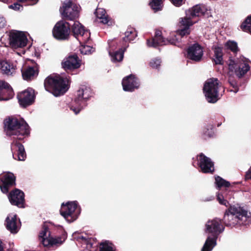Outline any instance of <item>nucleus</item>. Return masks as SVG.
I'll use <instances>...</instances> for the list:
<instances>
[{
    "label": "nucleus",
    "instance_id": "35",
    "mask_svg": "<svg viewBox=\"0 0 251 251\" xmlns=\"http://www.w3.org/2000/svg\"><path fill=\"white\" fill-rule=\"evenodd\" d=\"M215 183L219 188L221 187H228L230 186L229 182L226 181L219 176L215 177Z\"/></svg>",
    "mask_w": 251,
    "mask_h": 251
},
{
    "label": "nucleus",
    "instance_id": "39",
    "mask_svg": "<svg viewBox=\"0 0 251 251\" xmlns=\"http://www.w3.org/2000/svg\"><path fill=\"white\" fill-rule=\"evenodd\" d=\"M161 60L158 58H154L150 62V65L154 68H157L160 66Z\"/></svg>",
    "mask_w": 251,
    "mask_h": 251
},
{
    "label": "nucleus",
    "instance_id": "4",
    "mask_svg": "<svg viewBox=\"0 0 251 251\" xmlns=\"http://www.w3.org/2000/svg\"><path fill=\"white\" fill-rule=\"evenodd\" d=\"M69 78L63 75H52L45 80L46 90L57 97L65 93L69 89Z\"/></svg>",
    "mask_w": 251,
    "mask_h": 251
},
{
    "label": "nucleus",
    "instance_id": "29",
    "mask_svg": "<svg viewBox=\"0 0 251 251\" xmlns=\"http://www.w3.org/2000/svg\"><path fill=\"white\" fill-rule=\"evenodd\" d=\"M95 14L98 19L100 20V22L103 24H108L109 18L106 14L105 9L100 8H98L96 10Z\"/></svg>",
    "mask_w": 251,
    "mask_h": 251
},
{
    "label": "nucleus",
    "instance_id": "25",
    "mask_svg": "<svg viewBox=\"0 0 251 251\" xmlns=\"http://www.w3.org/2000/svg\"><path fill=\"white\" fill-rule=\"evenodd\" d=\"M109 50L108 53L111 56V59L112 62H116L121 61L124 57V50L122 49L113 52L115 49V43L113 41L108 42Z\"/></svg>",
    "mask_w": 251,
    "mask_h": 251
},
{
    "label": "nucleus",
    "instance_id": "33",
    "mask_svg": "<svg viewBox=\"0 0 251 251\" xmlns=\"http://www.w3.org/2000/svg\"><path fill=\"white\" fill-rule=\"evenodd\" d=\"M150 5L154 12L160 11L163 7L162 0H151Z\"/></svg>",
    "mask_w": 251,
    "mask_h": 251
},
{
    "label": "nucleus",
    "instance_id": "7",
    "mask_svg": "<svg viewBox=\"0 0 251 251\" xmlns=\"http://www.w3.org/2000/svg\"><path fill=\"white\" fill-rule=\"evenodd\" d=\"M221 87L217 78L208 79L203 86V93L206 100L208 102L215 103L219 99V89Z\"/></svg>",
    "mask_w": 251,
    "mask_h": 251
},
{
    "label": "nucleus",
    "instance_id": "5",
    "mask_svg": "<svg viewBox=\"0 0 251 251\" xmlns=\"http://www.w3.org/2000/svg\"><path fill=\"white\" fill-rule=\"evenodd\" d=\"M206 232L211 234L212 237L208 236L201 249V251H211L216 245L218 235L224 230L221 220L215 218L209 220L206 224Z\"/></svg>",
    "mask_w": 251,
    "mask_h": 251
},
{
    "label": "nucleus",
    "instance_id": "36",
    "mask_svg": "<svg viewBox=\"0 0 251 251\" xmlns=\"http://www.w3.org/2000/svg\"><path fill=\"white\" fill-rule=\"evenodd\" d=\"M95 50V48L86 45L82 46L80 49V51L83 54H90L94 52Z\"/></svg>",
    "mask_w": 251,
    "mask_h": 251
},
{
    "label": "nucleus",
    "instance_id": "26",
    "mask_svg": "<svg viewBox=\"0 0 251 251\" xmlns=\"http://www.w3.org/2000/svg\"><path fill=\"white\" fill-rule=\"evenodd\" d=\"M19 69H20L22 76L25 80L32 79L38 75L37 69L34 67L28 66L24 68L23 64Z\"/></svg>",
    "mask_w": 251,
    "mask_h": 251
},
{
    "label": "nucleus",
    "instance_id": "1",
    "mask_svg": "<svg viewBox=\"0 0 251 251\" xmlns=\"http://www.w3.org/2000/svg\"><path fill=\"white\" fill-rule=\"evenodd\" d=\"M205 12L204 7L200 5H196L186 11V16L181 19L180 23L183 28L171 33L170 37L165 39L162 36L161 31L156 30L154 37L151 40H147V45L149 47H156L171 44L183 48L181 38L186 34L190 33V26L198 22V17L203 16Z\"/></svg>",
    "mask_w": 251,
    "mask_h": 251
},
{
    "label": "nucleus",
    "instance_id": "23",
    "mask_svg": "<svg viewBox=\"0 0 251 251\" xmlns=\"http://www.w3.org/2000/svg\"><path fill=\"white\" fill-rule=\"evenodd\" d=\"M8 197L12 204L16 205L19 207H24L25 195L22 191L16 189L10 192Z\"/></svg>",
    "mask_w": 251,
    "mask_h": 251
},
{
    "label": "nucleus",
    "instance_id": "18",
    "mask_svg": "<svg viewBox=\"0 0 251 251\" xmlns=\"http://www.w3.org/2000/svg\"><path fill=\"white\" fill-rule=\"evenodd\" d=\"M203 55V49L198 43L191 45L187 50L186 57L195 62L201 61Z\"/></svg>",
    "mask_w": 251,
    "mask_h": 251
},
{
    "label": "nucleus",
    "instance_id": "37",
    "mask_svg": "<svg viewBox=\"0 0 251 251\" xmlns=\"http://www.w3.org/2000/svg\"><path fill=\"white\" fill-rule=\"evenodd\" d=\"M228 82L229 85L232 87V89H230L229 91L236 93L239 91L236 81L232 77L230 76L228 78Z\"/></svg>",
    "mask_w": 251,
    "mask_h": 251
},
{
    "label": "nucleus",
    "instance_id": "24",
    "mask_svg": "<svg viewBox=\"0 0 251 251\" xmlns=\"http://www.w3.org/2000/svg\"><path fill=\"white\" fill-rule=\"evenodd\" d=\"M5 225L6 228L12 233H16L18 231L20 222L18 220L16 215L10 214L6 219Z\"/></svg>",
    "mask_w": 251,
    "mask_h": 251
},
{
    "label": "nucleus",
    "instance_id": "30",
    "mask_svg": "<svg viewBox=\"0 0 251 251\" xmlns=\"http://www.w3.org/2000/svg\"><path fill=\"white\" fill-rule=\"evenodd\" d=\"M125 37L123 40L125 42H131L137 36V33L135 30L132 27H128L125 33Z\"/></svg>",
    "mask_w": 251,
    "mask_h": 251
},
{
    "label": "nucleus",
    "instance_id": "40",
    "mask_svg": "<svg viewBox=\"0 0 251 251\" xmlns=\"http://www.w3.org/2000/svg\"><path fill=\"white\" fill-rule=\"evenodd\" d=\"M8 7L16 11H20L21 9H23V6L18 2H16L13 4L9 5Z\"/></svg>",
    "mask_w": 251,
    "mask_h": 251
},
{
    "label": "nucleus",
    "instance_id": "21",
    "mask_svg": "<svg viewBox=\"0 0 251 251\" xmlns=\"http://www.w3.org/2000/svg\"><path fill=\"white\" fill-rule=\"evenodd\" d=\"M20 104L26 107L32 103L35 98L34 91L31 88L23 91L17 95Z\"/></svg>",
    "mask_w": 251,
    "mask_h": 251
},
{
    "label": "nucleus",
    "instance_id": "9",
    "mask_svg": "<svg viewBox=\"0 0 251 251\" xmlns=\"http://www.w3.org/2000/svg\"><path fill=\"white\" fill-rule=\"evenodd\" d=\"M39 236L43 245L49 248L61 245L66 238L65 233H64L62 237H53L51 236L50 231L45 225L43 226Z\"/></svg>",
    "mask_w": 251,
    "mask_h": 251
},
{
    "label": "nucleus",
    "instance_id": "13",
    "mask_svg": "<svg viewBox=\"0 0 251 251\" xmlns=\"http://www.w3.org/2000/svg\"><path fill=\"white\" fill-rule=\"evenodd\" d=\"M9 44L14 49L25 47L27 43L25 34L22 31L11 30L9 34Z\"/></svg>",
    "mask_w": 251,
    "mask_h": 251
},
{
    "label": "nucleus",
    "instance_id": "27",
    "mask_svg": "<svg viewBox=\"0 0 251 251\" xmlns=\"http://www.w3.org/2000/svg\"><path fill=\"white\" fill-rule=\"evenodd\" d=\"M214 51V61L216 64H222L223 62L222 48L218 45H214L212 47Z\"/></svg>",
    "mask_w": 251,
    "mask_h": 251
},
{
    "label": "nucleus",
    "instance_id": "28",
    "mask_svg": "<svg viewBox=\"0 0 251 251\" xmlns=\"http://www.w3.org/2000/svg\"><path fill=\"white\" fill-rule=\"evenodd\" d=\"M5 92H8L11 95L13 93L12 89L9 84L4 81H0V100H7V99L4 98L3 94Z\"/></svg>",
    "mask_w": 251,
    "mask_h": 251
},
{
    "label": "nucleus",
    "instance_id": "8",
    "mask_svg": "<svg viewBox=\"0 0 251 251\" xmlns=\"http://www.w3.org/2000/svg\"><path fill=\"white\" fill-rule=\"evenodd\" d=\"M249 62V60L243 56L237 59H230L228 63V70L240 78L249 71L250 66Z\"/></svg>",
    "mask_w": 251,
    "mask_h": 251
},
{
    "label": "nucleus",
    "instance_id": "19",
    "mask_svg": "<svg viewBox=\"0 0 251 251\" xmlns=\"http://www.w3.org/2000/svg\"><path fill=\"white\" fill-rule=\"evenodd\" d=\"M15 184V177L13 174L8 172L0 175V188L3 193H7L10 187Z\"/></svg>",
    "mask_w": 251,
    "mask_h": 251
},
{
    "label": "nucleus",
    "instance_id": "42",
    "mask_svg": "<svg viewBox=\"0 0 251 251\" xmlns=\"http://www.w3.org/2000/svg\"><path fill=\"white\" fill-rule=\"evenodd\" d=\"M171 1L174 5L179 7L182 5L183 0H171Z\"/></svg>",
    "mask_w": 251,
    "mask_h": 251
},
{
    "label": "nucleus",
    "instance_id": "10",
    "mask_svg": "<svg viewBox=\"0 0 251 251\" xmlns=\"http://www.w3.org/2000/svg\"><path fill=\"white\" fill-rule=\"evenodd\" d=\"M80 207L76 201L68 202L61 205L60 212L61 215L69 223L75 221L80 213Z\"/></svg>",
    "mask_w": 251,
    "mask_h": 251
},
{
    "label": "nucleus",
    "instance_id": "14",
    "mask_svg": "<svg viewBox=\"0 0 251 251\" xmlns=\"http://www.w3.org/2000/svg\"><path fill=\"white\" fill-rule=\"evenodd\" d=\"M23 64L24 61L21 57L12 63L6 61H0V71L8 76H13L16 74L18 69Z\"/></svg>",
    "mask_w": 251,
    "mask_h": 251
},
{
    "label": "nucleus",
    "instance_id": "31",
    "mask_svg": "<svg viewBox=\"0 0 251 251\" xmlns=\"http://www.w3.org/2000/svg\"><path fill=\"white\" fill-rule=\"evenodd\" d=\"M224 47L226 50H229L235 54L239 50L237 43L234 41L228 40L225 44Z\"/></svg>",
    "mask_w": 251,
    "mask_h": 251
},
{
    "label": "nucleus",
    "instance_id": "44",
    "mask_svg": "<svg viewBox=\"0 0 251 251\" xmlns=\"http://www.w3.org/2000/svg\"><path fill=\"white\" fill-rule=\"evenodd\" d=\"M245 179L246 180L251 179V167L249 169V170L246 172V174L245 175Z\"/></svg>",
    "mask_w": 251,
    "mask_h": 251
},
{
    "label": "nucleus",
    "instance_id": "34",
    "mask_svg": "<svg viewBox=\"0 0 251 251\" xmlns=\"http://www.w3.org/2000/svg\"><path fill=\"white\" fill-rule=\"evenodd\" d=\"M100 251H115L114 245L108 241L100 244Z\"/></svg>",
    "mask_w": 251,
    "mask_h": 251
},
{
    "label": "nucleus",
    "instance_id": "2",
    "mask_svg": "<svg viewBox=\"0 0 251 251\" xmlns=\"http://www.w3.org/2000/svg\"><path fill=\"white\" fill-rule=\"evenodd\" d=\"M5 131L13 141L11 149L14 159L24 161L26 153L24 146L19 142L29 134V126L23 119L8 118L4 122Z\"/></svg>",
    "mask_w": 251,
    "mask_h": 251
},
{
    "label": "nucleus",
    "instance_id": "3",
    "mask_svg": "<svg viewBox=\"0 0 251 251\" xmlns=\"http://www.w3.org/2000/svg\"><path fill=\"white\" fill-rule=\"evenodd\" d=\"M223 221L229 226H234L237 224L246 225L251 221V213L243 207L230 206L226 212Z\"/></svg>",
    "mask_w": 251,
    "mask_h": 251
},
{
    "label": "nucleus",
    "instance_id": "43",
    "mask_svg": "<svg viewBox=\"0 0 251 251\" xmlns=\"http://www.w3.org/2000/svg\"><path fill=\"white\" fill-rule=\"evenodd\" d=\"M6 24V22L4 18L0 17V28H3Z\"/></svg>",
    "mask_w": 251,
    "mask_h": 251
},
{
    "label": "nucleus",
    "instance_id": "46",
    "mask_svg": "<svg viewBox=\"0 0 251 251\" xmlns=\"http://www.w3.org/2000/svg\"><path fill=\"white\" fill-rule=\"evenodd\" d=\"M0 1L5 2L7 0H0Z\"/></svg>",
    "mask_w": 251,
    "mask_h": 251
},
{
    "label": "nucleus",
    "instance_id": "32",
    "mask_svg": "<svg viewBox=\"0 0 251 251\" xmlns=\"http://www.w3.org/2000/svg\"><path fill=\"white\" fill-rule=\"evenodd\" d=\"M240 27L244 31L251 34V15L247 17Z\"/></svg>",
    "mask_w": 251,
    "mask_h": 251
},
{
    "label": "nucleus",
    "instance_id": "45",
    "mask_svg": "<svg viewBox=\"0 0 251 251\" xmlns=\"http://www.w3.org/2000/svg\"><path fill=\"white\" fill-rule=\"evenodd\" d=\"M0 251H3V246L2 241L0 239Z\"/></svg>",
    "mask_w": 251,
    "mask_h": 251
},
{
    "label": "nucleus",
    "instance_id": "41",
    "mask_svg": "<svg viewBox=\"0 0 251 251\" xmlns=\"http://www.w3.org/2000/svg\"><path fill=\"white\" fill-rule=\"evenodd\" d=\"M203 134L208 136V137H211L213 135V132L212 131V126L210 125L208 126V128L206 129V130L203 131Z\"/></svg>",
    "mask_w": 251,
    "mask_h": 251
},
{
    "label": "nucleus",
    "instance_id": "16",
    "mask_svg": "<svg viewBox=\"0 0 251 251\" xmlns=\"http://www.w3.org/2000/svg\"><path fill=\"white\" fill-rule=\"evenodd\" d=\"M72 30L74 36L82 43H86L90 37V33L85 30L84 27L78 22L75 21L72 25Z\"/></svg>",
    "mask_w": 251,
    "mask_h": 251
},
{
    "label": "nucleus",
    "instance_id": "12",
    "mask_svg": "<svg viewBox=\"0 0 251 251\" xmlns=\"http://www.w3.org/2000/svg\"><path fill=\"white\" fill-rule=\"evenodd\" d=\"M71 25L65 20L57 22L52 29V35L58 40H68L70 37Z\"/></svg>",
    "mask_w": 251,
    "mask_h": 251
},
{
    "label": "nucleus",
    "instance_id": "15",
    "mask_svg": "<svg viewBox=\"0 0 251 251\" xmlns=\"http://www.w3.org/2000/svg\"><path fill=\"white\" fill-rule=\"evenodd\" d=\"M73 237L77 242V245L81 248L82 251H89L95 242L94 238L89 237L86 234L75 232Z\"/></svg>",
    "mask_w": 251,
    "mask_h": 251
},
{
    "label": "nucleus",
    "instance_id": "22",
    "mask_svg": "<svg viewBox=\"0 0 251 251\" xmlns=\"http://www.w3.org/2000/svg\"><path fill=\"white\" fill-rule=\"evenodd\" d=\"M122 85L124 91L132 92L139 88L140 83L135 75H130L123 78Z\"/></svg>",
    "mask_w": 251,
    "mask_h": 251
},
{
    "label": "nucleus",
    "instance_id": "11",
    "mask_svg": "<svg viewBox=\"0 0 251 251\" xmlns=\"http://www.w3.org/2000/svg\"><path fill=\"white\" fill-rule=\"evenodd\" d=\"M79 9L80 6L71 0H65L60 8V12L63 18L74 21L78 17Z\"/></svg>",
    "mask_w": 251,
    "mask_h": 251
},
{
    "label": "nucleus",
    "instance_id": "20",
    "mask_svg": "<svg viewBox=\"0 0 251 251\" xmlns=\"http://www.w3.org/2000/svg\"><path fill=\"white\" fill-rule=\"evenodd\" d=\"M198 165L201 172L203 173H212L214 170V163L211 159L203 153L198 156Z\"/></svg>",
    "mask_w": 251,
    "mask_h": 251
},
{
    "label": "nucleus",
    "instance_id": "6",
    "mask_svg": "<svg viewBox=\"0 0 251 251\" xmlns=\"http://www.w3.org/2000/svg\"><path fill=\"white\" fill-rule=\"evenodd\" d=\"M90 88L83 86L77 91L75 100L70 104V109L77 114L87 105V101L92 96Z\"/></svg>",
    "mask_w": 251,
    "mask_h": 251
},
{
    "label": "nucleus",
    "instance_id": "17",
    "mask_svg": "<svg viewBox=\"0 0 251 251\" xmlns=\"http://www.w3.org/2000/svg\"><path fill=\"white\" fill-rule=\"evenodd\" d=\"M81 64V60L75 54L65 57L62 62V68L66 71L78 69L80 68Z\"/></svg>",
    "mask_w": 251,
    "mask_h": 251
},
{
    "label": "nucleus",
    "instance_id": "38",
    "mask_svg": "<svg viewBox=\"0 0 251 251\" xmlns=\"http://www.w3.org/2000/svg\"><path fill=\"white\" fill-rule=\"evenodd\" d=\"M217 199L221 204L224 205L226 206H228V202L227 201V199H228V198L227 196H224L223 194L218 193L217 195Z\"/></svg>",
    "mask_w": 251,
    "mask_h": 251
}]
</instances>
